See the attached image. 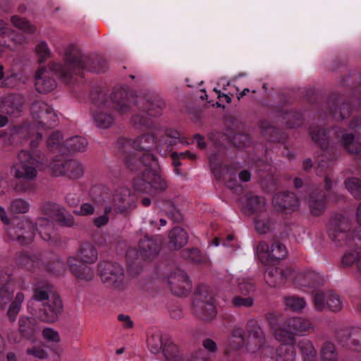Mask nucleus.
<instances>
[{
    "label": "nucleus",
    "instance_id": "obj_1",
    "mask_svg": "<svg viewBox=\"0 0 361 361\" xmlns=\"http://www.w3.org/2000/svg\"><path fill=\"white\" fill-rule=\"evenodd\" d=\"M17 157L18 162L11 168V174L16 180L12 189L18 195L34 194L37 190L36 180L43 169L44 156L40 151L21 150Z\"/></svg>",
    "mask_w": 361,
    "mask_h": 361
},
{
    "label": "nucleus",
    "instance_id": "obj_2",
    "mask_svg": "<svg viewBox=\"0 0 361 361\" xmlns=\"http://www.w3.org/2000/svg\"><path fill=\"white\" fill-rule=\"evenodd\" d=\"M106 61L94 56L85 55L77 46L70 44L64 50L63 64L51 63L49 71L54 72L61 80L68 83L73 76L87 70L96 73L106 70Z\"/></svg>",
    "mask_w": 361,
    "mask_h": 361
},
{
    "label": "nucleus",
    "instance_id": "obj_3",
    "mask_svg": "<svg viewBox=\"0 0 361 361\" xmlns=\"http://www.w3.org/2000/svg\"><path fill=\"white\" fill-rule=\"evenodd\" d=\"M134 100V98H129L126 92L121 90L114 92L109 98L104 92H99L98 98L94 101L99 108L93 114L95 125L102 129L110 128L115 121L111 110L114 109L120 114H126L130 111Z\"/></svg>",
    "mask_w": 361,
    "mask_h": 361
},
{
    "label": "nucleus",
    "instance_id": "obj_4",
    "mask_svg": "<svg viewBox=\"0 0 361 361\" xmlns=\"http://www.w3.org/2000/svg\"><path fill=\"white\" fill-rule=\"evenodd\" d=\"M140 112L133 115L132 125L137 128H148L151 125L149 117L159 116L165 107L164 101L157 95L140 98L137 101Z\"/></svg>",
    "mask_w": 361,
    "mask_h": 361
},
{
    "label": "nucleus",
    "instance_id": "obj_5",
    "mask_svg": "<svg viewBox=\"0 0 361 361\" xmlns=\"http://www.w3.org/2000/svg\"><path fill=\"white\" fill-rule=\"evenodd\" d=\"M36 224L29 217L23 216L11 225H8L6 233L9 238L21 245H27L34 241Z\"/></svg>",
    "mask_w": 361,
    "mask_h": 361
},
{
    "label": "nucleus",
    "instance_id": "obj_6",
    "mask_svg": "<svg viewBox=\"0 0 361 361\" xmlns=\"http://www.w3.org/2000/svg\"><path fill=\"white\" fill-rule=\"evenodd\" d=\"M97 271L101 280L106 286L118 290L126 287L124 270L118 264L102 261L97 265Z\"/></svg>",
    "mask_w": 361,
    "mask_h": 361
},
{
    "label": "nucleus",
    "instance_id": "obj_7",
    "mask_svg": "<svg viewBox=\"0 0 361 361\" xmlns=\"http://www.w3.org/2000/svg\"><path fill=\"white\" fill-rule=\"evenodd\" d=\"M195 314L202 320L211 321L216 315V310L213 303V297L205 286H200L195 292L193 300Z\"/></svg>",
    "mask_w": 361,
    "mask_h": 361
},
{
    "label": "nucleus",
    "instance_id": "obj_8",
    "mask_svg": "<svg viewBox=\"0 0 361 361\" xmlns=\"http://www.w3.org/2000/svg\"><path fill=\"white\" fill-rule=\"evenodd\" d=\"M137 190L143 192L157 195L165 191L168 187L166 180L149 168L142 171V180L137 184Z\"/></svg>",
    "mask_w": 361,
    "mask_h": 361
},
{
    "label": "nucleus",
    "instance_id": "obj_9",
    "mask_svg": "<svg viewBox=\"0 0 361 361\" xmlns=\"http://www.w3.org/2000/svg\"><path fill=\"white\" fill-rule=\"evenodd\" d=\"M256 255L264 264H269L286 257V246L279 241H274L271 246L265 241H260L256 246Z\"/></svg>",
    "mask_w": 361,
    "mask_h": 361
},
{
    "label": "nucleus",
    "instance_id": "obj_10",
    "mask_svg": "<svg viewBox=\"0 0 361 361\" xmlns=\"http://www.w3.org/2000/svg\"><path fill=\"white\" fill-rule=\"evenodd\" d=\"M50 169L56 176H63L73 180L81 178L85 172L84 166L74 159L54 160L50 164Z\"/></svg>",
    "mask_w": 361,
    "mask_h": 361
},
{
    "label": "nucleus",
    "instance_id": "obj_11",
    "mask_svg": "<svg viewBox=\"0 0 361 361\" xmlns=\"http://www.w3.org/2000/svg\"><path fill=\"white\" fill-rule=\"evenodd\" d=\"M313 302L314 308L319 312L328 310L333 312H338L343 308V302L340 295L333 290H322L314 293Z\"/></svg>",
    "mask_w": 361,
    "mask_h": 361
},
{
    "label": "nucleus",
    "instance_id": "obj_12",
    "mask_svg": "<svg viewBox=\"0 0 361 361\" xmlns=\"http://www.w3.org/2000/svg\"><path fill=\"white\" fill-rule=\"evenodd\" d=\"M31 113L42 128H52L57 124L58 117L52 108L42 101H36L31 106Z\"/></svg>",
    "mask_w": 361,
    "mask_h": 361
},
{
    "label": "nucleus",
    "instance_id": "obj_13",
    "mask_svg": "<svg viewBox=\"0 0 361 361\" xmlns=\"http://www.w3.org/2000/svg\"><path fill=\"white\" fill-rule=\"evenodd\" d=\"M247 336L245 340V347L247 351L252 353L258 352L264 345L265 334L257 322L251 319L246 325Z\"/></svg>",
    "mask_w": 361,
    "mask_h": 361
},
{
    "label": "nucleus",
    "instance_id": "obj_14",
    "mask_svg": "<svg viewBox=\"0 0 361 361\" xmlns=\"http://www.w3.org/2000/svg\"><path fill=\"white\" fill-rule=\"evenodd\" d=\"M134 196L130 190L126 187L116 189L112 195L111 202L116 213L126 214L135 207Z\"/></svg>",
    "mask_w": 361,
    "mask_h": 361
},
{
    "label": "nucleus",
    "instance_id": "obj_15",
    "mask_svg": "<svg viewBox=\"0 0 361 361\" xmlns=\"http://www.w3.org/2000/svg\"><path fill=\"white\" fill-rule=\"evenodd\" d=\"M63 302L58 294L50 296L42 305L39 310V318L45 322H55L63 312Z\"/></svg>",
    "mask_w": 361,
    "mask_h": 361
},
{
    "label": "nucleus",
    "instance_id": "obj_16",
    "mask_svg": "<svg viewBox=\"0 0 361 361\" xmlns=\"http://www.w3.org/2000/svg\"><path fill=\"white\" fill-rule=\"evenodd\" d=\"M17 265L29 271H44L48 269V264L44 261L42 254L21 252L16 257Z\"/></svg>",
    "mask_w": 361,
    "mask_h": 361
},
{
    "label": "nucleus",
    "instance_id": "obj_17",
    "mask_svg": "<svg viewBox=\"0 0 361 361\" xmlns=\"http://www.w3.org/2000/svg\"><path fill=\"white\" fill-rule=\"evenodd\" d=\"M162 240L158 235H145L138 243V252L144 260H153L159 253Z\"/></svg>",
    "mask_w": 361,
    "mask_h": 361
},
{
    "label": "nucleus",
    "instance_id": "obj_18",
    "mask_svg": "<svg viewBox=\"0 0 361 361\" xmlns=\"http://www.w3.org/2000/svg\"><path fill=\"white\" fill-rule=\"evenodd\" d=\"M171 292L178 296H186L191 289V283L185 271L176 269L169 276Z\"/></svg>",
    "mask_w": 361,
    "mask_h": 361
},
{
    "label": "nucleus",
    "instance_id": "obj_19",
    "mask_svg": "<svg viewBox=\"0 0 361 361\" xmlns=\"http://www.w3.org/2000/svg\"><path fill=\"white\" fill-rule=\"evenodd\" d=\"M293 274L290 268L269 267L264 272L266 283L271 288H278L283 286Z\"/></svg>",
    "mask_w": 361,
    "mask_h": 361
},
{
    "label": "nucleus",
    "instance_id": "obj_20",
    "mask_svg": "<svg viewBox=\"0 0 361 361\" xmlns=\"http://www.w3.org/2000/svg\"><path fill=\"white\" fill-rule=\"evenodd\" d=\"M71 274L81 281L88 282L93 279L94 273L92 267L82 263L75 257H69L67 260Z\"/></svg>",
    "mask_w": 361,
    "mask_h": 361
},
{
    "label": "nucleus",
    "instance_id": "obj_21",
    "mask_svg": "<svg viewBox=\"0 0 361 361\" xmlns=\"http://www.w3.org/2000/svg\"><path fill=\"white\" fill-rule=\"evenodd\" d=\"M18 334L21 336L32 343L36 341V336L38 333L37 320L32 317L20 316L18 322Z\"/></svg>",
    "mask_w": 361,
    "mask_h": 361
},
{
    "label": "nucleus",
    "instance_id": "obj_22",
    "mask_svg": "<svg viewBox=\"0 0 361 361\" xmlns=\"http://www.w3.org/2000/svg\"><path fill=\"white\" fill-rule=\"evenodd\" d=\"M272 204L276 210L288 213L298 206V200L292 192L278 193L273 197Z\"/></svg>",
    "mask_w": 361,
    "mask_h": 361
},
{
    "label": "nucleus",
    "instance_id": "obj_23",
    "mask_svg": "<svg viewBox=\"0 0 361 361\" xmlns=\"http://www.w3.org/2000/svg\"><path fill=\"white\" fill-rule=\"evenodd\" d=\"M35 85L37 92L46 94L52 91L56 83L51 76L50 71L45 68H41L36 72Z\"/></svg>",
    "mask_w": 361,
    "mask_h": 361
},
{
    "label": "nucleus",
    "instance_id": "obj_24",
    "mask_svg": "<svg viewBox=\"0 0 361 361\" xmlns=\"http://www.w3.org/2000/svg\"><path fill=\"white\" fill-rule=\"evenodd\" d=\"M169 249L178 250L184 247L188 242V234L181 227L176 226L173 228L169 233Z\"/></svg>",
    "mask_w": 361,
    "mask_h": 361
},
{
    "label": "nucleus",
    "instance_id": "obj_25",
    "mask_svg": "<svg viewBox=\"0 0 361 361\" xmlns=\"http://www.w3.org/2000/svg\"><path fill=\"white\" fill-rule=\"evenodd\" d=\"M163 353L168 361H209V359L204 356V353L202 350L197 353L194 360H183L178 355L177 345L172 342H169L164 345Z\"/></svg>",
    "mask_w": 361,
    "mask_h": 361
},
{
    "label": "nucleus",
    "instance_id": "obj_26",
    "mask_svg": "<svg viewBox=\"0 0 361 361\" xmlns=\"http://www.w3.org/2000/svg\"><path fill=\"white\" fill-rule=\"evenodd\" d=\"M308 202L312 214L320 216L325 210L326 195L322 190H314L310 194Z\"/></svg>",
    "mask_w": 361,
    "mask_h": 361
},
{
    "label": "nucleus",
    "instance_id": "obj_27",
    "mask_svg": "<svg viewBox=\"0 0 361 361\" xmlns=\"http://www.w3.org/2000/svg\"><path fill=\"white\" fill-rule=\"evenodd\" d=\"M285 322L295 336L304 335L306 331L312 327L310 320L301 317L288 318Z\"/></svg>",
    "mask_w": 361,
    "mask_h": 361
},
{
    "label": "nucleus",
    "instance_id": "obj_28",
    "mask_svg": "<svg viewBox=\"0 0 361 361\" xmlns=\"http://www.w3.org/2000/svg\"><path fill=\"white\" fill-rule=\"evenodd\" d=\"M56 293L53 290V287L49 283H39L35 284L32 289V295L28 303H31L33 300L42 302L49 299L50 296L54 295Z\"/></svg>",
    "mask_w": 361,
    "mask_h": 361
},
{
    "label": "nucleus",
    "instance_id": "obj_29",
    "mask_svg": "<svg viewBox=\"0 0 361 361\" xmlns=\"http://www.w3.org/2000/svg\"><path fill=\"white\" fill-rule=\"evenodd\" d=\"M36 230H38L41 238L45 241H50L55 238L56 231L54 224L45 217L39 218L37 220Z\"/></svg>",
    "mask_w": 361,
    "mask_h": 361
},
{
    "label": "nucleus",
    "instance_id": "obj_30",
    "mask_svg": "<svg viewBox=\"0 0 361 361\" xmlns=\"http://www.w3.org/2000/svg\"><path fill=\"white\" fill-rule=\"evenodd\" d=\"M267 202L263 197L252 195L247 199L245 206V212L248 214H262L266 211Z\"/></svg>",
    "mask_w": 361,
    "mask_h": 361
},
{
    "label": "nucleus",
    "instance_id": "obj_31",
    "mask_svg": "<svg viewBox=\"0 0 361 361\" xmlns=\"http://www.w3.org/2000/svg\"><path fill=\"white\" fill-rule=\"evenodd\" d=\"M78 257L81 262L93 264L98 258L97 250L92 243H84L78 251Z\"/></svg>",
    "mask_w": 361,
    "mask_h": 361
},
{
    "label": "nucleus",
    "instance_id": "obj_32",
    "mask_svg": "<svg viewBox=\"0 0 361 361\" xmlns=\"http://www.w3.org/2000/svg\"><path fill=\"white\" fill-rule=\"evenodd\" d=\"M357 249L346 252L342 259V263L345 266H351L354 263L358 273L361 276V239H358V242L355 243Z\"/></svg>",
    "mask_w": 361,
    "mask_h": 361
},
{
    "label": "nucleus",
    "instance_id": "obj_33",
    "mask_svg": "<svg viewBox=\"0 0 361 361\" xmlns=\"http://www.w3.org/2000/svg\"><path fill=\"white\" fill-rule=\"evenodd\" d=\"M341 341L354 348L355 350H361V329H353L342 332Z\"/></svg>",
    "mask_w": 361,
    "mask_h": 361
},
{
    "label": "nucleus",
    "instance_id": "obj_34",
    "mask_svg": "<svg viewBox=\"0 0 361 361\" xmlns=\"http://www.w3.org/2000/svg\"><path fill=\"white\" fill-rule=\"evenodd\" d=\"M155 142V137L151 134H144L137 137L134 141L126 140L128 145H132L136 150L150 151Z\"/></svg>",
    "mask_w": 361,
    "mask_h": 361
},
{
    "label": "nucleus",
    "instance_id": "obj_35",
    "mask_svg": "<svg viewBox=\"0 0 361 361\" xmlns=\"http://www.w3.org/2000/svg\"><path fill=\"white\" fill-rule=\"evenodd\" d=\"M273 334L275 339L281 343V345H294L295 343V336L290 329L287 327L286 322H284L283 326L274 331Z\"/></svg>",
    "mask_w": 361,
    "mask_h": 361
},
{
    "label": "nucleus",
    "instance_id": "obj_36",
    "mask_svg": "<svg viewBox=\"0 0 361 361\" xmlns=\"http://www.w3.org/2000/svg\"><path fill=\"white\" fill-rule=\"evenodd\" d=\"M276 226V223L271 218L262 216V214L257 215L255 220V231L261 235L274 231Z\"/></svg>",
    "mask_w": 361,
    "mask_h": 361
},
{
    "label": "nucleus",
    "instance_id": "obj_37",
    "mask_svg": "<svg viewBox=\"0 0 361 361\" xmlns=\"http://www.w3.org/2000/svg\"><path fill=\"white\" fill-rule=\"evenodd\" d=\"M299 281L304 286H317L322 285L325 279L316 271H308L299 276Z\"/></svg>",
    "mask_w": 361,
    "mask_h": 361
},
{
    "label": "nucleus",
    "instance_id": "obj_38",
    "mask_svg": "<svg viewBox=\"0 0 361 361\" xmlns=\"http://www.w3.org/2000/svg\"><path fill=\"white\" fill-rule=\"evenodd\" d=\"M310 134L314 142L318 144L322 149L326 150L329 147V139L326 130L319 126H312L310 128Z\"/></svg>",
    "mask_w": 361,
    "mask_h": 361
},
{
    "label": "nucleus",
    "instance_id": "obj_39",
    "mask_svg": "<svg viewBox=\"0 0 361 361\" xmlns=\"http://www.w3.org/2000/svg\"><path fill=\"white\" fill-rule=\"evenodd\" d=\"M25 300L24 293L22 292H18L16 293L13 301L11 303L8 311L7 316L11 322H14L16 319V317L20 310L21 305Z\"/></svg>",
    "mask_w": 361,
    "mask_h": 361
},
{
    "label": "nucleus",
    "instance_id": "obj_40",
    "mask_svg": "<svg viewBox=\"0 0 361 361\" xmlns=\"http://www.w3.org/2000/svg\"><path fill=\"white\" fill-rule=\"evenodd\" d=\"M298 348L305 361H312L317 355L312 343L306 338L300 340L298 343Z\"/></svg>",
    "mask_w": 361,
    "mask_h": 361
},
{
    "label": "nucleus",
    "instance_id": "obj_41",
    "mask_svg": "<svg viewBox=\"0 0 361 361\" xmlns=\"http://www.w3.org/2000/svg\"><path fill=\"white\" fill-rule=\"evenodd\" d=\"M341 142L344 148L353 154H358L361 152V143L355 140L352 133H345L341 136Z\"/></svg>",
    "mask_w": 361,
    "mask_h": 361
},
{
    "label": "nucleus",
    "instance_id": "obj_42",
    "mask_svg": "<svg viewBox=\"0 0 361 361\" xmlns=\"http://www.w3.org/2000/svg\"><path fill=\"white\" fill-rule=\"evenodd\" d=\"M295 352L294 345H280L276 349V361H295Z\"/></svg>",
    "mask_w": 361,
    "mask_h": 361
},
{
    "label": "nucleus",
    "instance_id": "obj_43",
    "mask_svg": "<svg viewBox=\"0 0 361 361\" xmlns=\"http://www.w3.org/2000/svg\"><path fill=\"white\" fill-rule=\"evenodd\" d=\"M30 203L23 198H16L11 201L8 209L15 214H26L30 210Z\"/></svg>",
    "mask_w": 361,
    "mask_h": 361
},
{
    "label": "nucleus",
    "instance_id": "obj_44",
    "mask_svg": "<svg viewBox=\"0 0 361 361\" xmlns=\"http://www.w3.org/2000/svg\"><path fill=\"white\" fill-rule=\"evenodd\" d=\"M87 142L85 138L80 136H75L66 140L65 142V149L70 152H80L85 149Z\"/></svg>",
    "mask_w": 361,
    "mask_h": 361
},
{
    "label": "nucleus",
    "instance_id": "obj_45",
    "mask_svg": "<svg viewBox=\"0 0 361 361\" xmlns=\"http://www.w3.org/2000/svg\"><path fill=\"white\" fill-rule=\"evenodd\" d=\"M283 300L285 306L294 312L301 311L306 305L304 298L295 295L285 296Z\"/></svg>",
    "mask_w": 361,
    "mask_h": 361
},
{
    "label": "nucleus",
    "instance_id": "obj_46",
    "mask_svg": "<svg viewBox=\"0 0 361 361\" xmlns=\"http://www.w3.org/2000/svg\"><path fill=\"white\" fill-rule=\"evenodd\" d=\"M12 24L19 30L28 34H33L36 32L37 28L35 25L32 24L28 20L24 18H21L18 16H13L11 17Z\"/></svg>",
    "mask_w": 361,
    "mask_h": 361
},
{
    "label": "nucleus",
    "instance_id": "obj_47",
    "mask_svg": "<svg viewBox=\"0 0 361 361\" xmlns=\"http://www.w3.org/2000/svg\"><path fill=\"white\" fill-rule=\"evenodd\" d=\"M330 109L334 118L336 121L343 120L349 116L351 112V107L348 103H342L339 106L334 104V106H330Z\"/></svg>",
    "mask_w": 361,
    "mask_h": 361
},
{
    "label": "nucleus",
    "instance_id": "obj_48",
    "mask_svg": "<svg viewBox=\"0 0 361 361\" xmlns=\"http://www.w3.org/2000/svg\"><path fill=\"white\" fill-rule=\"evenodd\" d=\"M47 146L51 151L64 153L65 144L63 142V137L61 133H52L47 140Z\"/></svg>",
    "mask_w": 361,
    "mask_h": 361
},
{
    "label": "nucleus",
    "instance_id": "obj_49",
    "mask_svg": "<svg viewBox=\"0 0 361 361\" xmlns=\"http://www.w3.org/2000/svg\"><path fill=\"white\" fill-rule=\"evenodd\" d=\"M14 292L13 284L7 281L0 287V305H6L11 302Z\"/></svg>",
    "mask_w": 361,
    "mask_h": 361
},
{
    "label": "nucleus",
    "instance_id": "obj_50",
    "mask_svg": "<svg viewBox=\"0 0 361 361\" xmlns=\"http://www.w3.org/2000/svg\"><path fill=\"white\" fill-rule=\"evenodd\" d=\"M321 358L322 361H337L338 355L334 344L326 342L321 348Z\"/></svg>",
    "mask_w": 361,
    "mask_h": 361
},
{
    "label": "nucleus",
    "instance_id": "obj_51",
    "mask_svg": "<svg viewBox=\"0 0 361 361\" xmlns=\"http://www.w3.org/2000/svg\"><path fill=\"white\" fill-rule=\"evenodd\" d=\"M346 189L356 199H361V180L355 178H348L345 180Z\"/></svg>",
    "mask_w": 361,
    "mask_h": 361
},
{
    "label": "nucleus",
    "instance_id": "obj_52",
    "mask_svg": "<svg viewBox=\"0 0 361 361\" xmlns=\"http://www.w3.org/2000/svg\"><path fill=\"white\" fill-rule=\"evenodd\" d=\"M166 136V144L167 145V149H171L173 146L178 143H185L183 138L180 137V133L173 129H167L165 131Z\"/></svg>",
    "mask_w": 361,
    "mask_h": 361
},
{
    "label": "nucleus",
    "instance_id": "obj_53",
    "mask_svg": "<svg viewBox=\"0 0 361 361\" xmlns=\"http://www.w3.org/2000/svg\"><path fill=\"white\" fill-rule=\"evenodd\" d=\"M55 220L61 225L71 227L74 225L73 216L64 209H59L55 214Z\"/></svg>",
    "mask_w": 361,
    "mask_h": 361
},
{
    "label": "nucleus",
    "instance_id": "obj_54",
    "mask_svg": "<svg viewBox=\"0 0 361 361\" xmlns=\"http://www.w3.org/2000/svg\"><path fill=\"white\" fill-rule=\"evenodd\" d=\"M259 128L261 134L266 137L269 140H274V135L278 134L277 129L271 126L267 120H261L259 123Z\"/></svg>",
    "mask_w": 361,
    "mask_h": 361
},
{
    "label": "nucleus",
    "instance_id": "obj_55",
    "mask_svg": "<svg viewBox=\"0 0 361 361\" xmlns=\"http://www.w3.org/2000/svg\"><path fill=\"white\" fill-rule=\"evenodd\" d=\"M265 317L273 331L284 325L283 315L279 312H269Z\"/></svg>",
    "mask_w": 361,
    "mask_h": 361
},
{
    "label": "nucleus",
    "instance_id": "obj_56",
    "mask_svg": "<svg viewBox=\"0 0 361 361\" xmlns=\"http://www.w3.org/2000/svg\"><path fill=\"white\" fill-rule=\"evenodd\" d=\"M183 256L192 262L200 264L206 259L201 252L197 248L185 250L182 252Z\"/></svg>",
    "mask_w": 361,
    "mask_h": 361
},
{
    "label": "nucleus",
    "instance_id": "obj_57",
    "mask_svg": "<svg viewBox=\"0 0 361 361\" xmlns=\"http://www.w3.org/2000/svg\"><path fill=\"white\" fill-rule=\"evenodd\" d=\"M231 302L232 306L236 308L251 307L254 305V299L250 296L243 298L237 295L231 300Z\"/></svg>",
    "mask_w": 361,
    "mask_h": 361
},
{
    "label": "nucleus",
    "instance_id": "obj_58",
    "mask_svg": "<svg viewBox=\"0 0 361 361\" xmlns=\"http://www.w3.org/2000/svg\"><path fill=\"white\" fill-rule=\"evenodd\" d=\"M35 49L37 56L39 58L38 60L39 63L44 62L48 58L51 56V51L47 44L44 41L39 42L37 45Z\"/></svg>",
    "mask_w": 361,
    "mask_h": 361
},
{
    "label": "nucleus",
    "instance_id": "obj_59",
    "mask_svg": "<svg viewBox=\"0 0 361 361\" xmlns=\"http://www.w3.org/2000/svg\"><path fill=\"white\" fill-rule=\"evenodd\" d=\"M164 210L176 222H180L183 219L180 212L171 202L166 203Z\"/></svg>",
    "mask_w": 361,
    "mask_h": 361
},
{
    "label": "nucleus",
    "instance_id": "obj_60",
    "mask_svg": "<svg viewBox=\"0 0 361 361\" xmlns=\"http://www.w3.org/2000/svg\"><path fill=\"white\" fill-rule=\"evenodd\" d=\"M148 347L153 353H157L162 348L163 343L160 335H152L148 338Z\"/></svg>",
    "mask_w": 361,
    "mask_h": 361
},
{
    "label": "nucleus",
    "instance_id": "obj_61",
    "mask_svg": "<svg viewBox=\"0 0 361 361\" xmlns=\"http://www.w3.org/2000/svg\"><path fill=\"white\" fill-rule=\"evenodd\" d=\"M238 288L240 294L247 295L255 290V283L250 279H243L238 283Z\"/></svg>",
    "mask_w": 361,
    "mask_h": 361
},
{
    "label": "nucleus",
    "instance_id": "obj_62",
    "mask_svg": "<svg viewBox=\"0 0 361 361\" xmlns=\"http://www.w3.org/2000/svg\"><path fill=\"white\" fill-rule=\"evenodd\" d=\"M261 349V361H276V350L269 345L262 347Z\"/></svg>",
    "mask_w": 361,
    "mask_h": 361
},
{
    "label": "nucleus",
    "instance_id": "obj_63",
    "mask_svg": "<svg viewBox=\"0 0 361 361\" xmlns=\"http://www.w3.org/2000/svg\"><path fill=\"white\" fill-rule=\"evenodd\" d=\"M250 136L246 133H238L234 135L233 142L238 147L247 146L250 143Z\"/></svg>",
    "mask_w": 361,
    "mask_h": 361
},
{
    "label": "nucleus",
    "instance_id": "obj_64",
    "mask_svg": "<svg viewBox=\"0 0 361 361\" xmlns=\"http://www.w3.org/2000/svg\"><path fill=\"white\" fill-rule=\"evenodd\" d=\"M124 162L126 166L130 170H139L140 164L138 158V155L130 154L125 157Z\"/></svg>",
    "mask_w": 361,
    "mask_h": 361
}]
</instances>
